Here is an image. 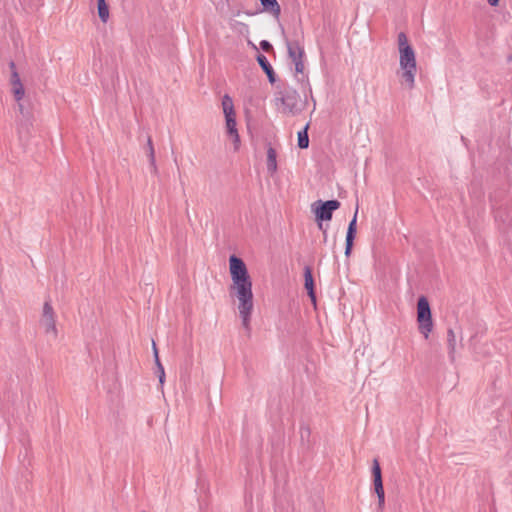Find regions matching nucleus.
<instances>
[{"label":"nucleus","mask_w":512,"mask_h":512,"mask_svg":"<svg viewBox=\"0 0 512 512\" xmlns=\"http://www.w3.org/2000/svg\"><path fill=\"white\" fill-rule=\"evenodd\" d=\"M232 285L230 294L238 300L239 316L242 325L250 330L251 315L254 308L252 281L242 259L232 255L229 259Z\"/></svg>","instance_id":"obj_1"},{"label":"nucleus","mask_w":512,"mask_h":512,"mask_svg":"<svg viewBox=\"0 0 512 512\" xmlns=\"http://www.w3.org/2000/svg\"><path fill=\"white\" fill-rule=\"evenodd\" d=\"M397 41L400 54L399 65L402 70L401 78L408 89H413L417 71L415 51L408 43V38L404 32L398 34Z\"/></svg>","instance_id":"obj_2"},{"label":"nucleus","mask_w":512,"mask_h":512,"mask_svg":"<svg viewBox=\"0 0 512 512\" xmlns=\"http://www.w3.org/2000/svg\"><path fill=\"white\" fill-rule=\"evenodd\" d=\"M417 322L419 332L427 339L433 330V320L430 305L425 296H421L417 302Z\"/></svg>","instance_id":"obj_3"},{"label":"nucleus","mask_w":512,"mask_h":512,"mask_svg":"<svg viewBox=\"0 0 512 512\" xmlns=\"http://www.w3.org/2000/svg\"><path fill=\"white\" fill-rule=\"evenodd\" d=\"M339 207L340 202L338 200H328L325 202L317 201L312 205L320 229H323L322 221L331 220L333 212Z\"/></svg>","instance_id":"obj_4"},{"label":"nucleus","mask_w":512,"mask_h":512,"mask_svg":"<svg viewBox=\"0 0 512 512\" xmlns=\"http://www.w3.org/2000/svg\"><path fill=\"white\" fill-rule=\"evenodd\" d=\"M279 95L280 97L278 99L281 101L285 113L295 115L299 112V94L295 89L289 87L285 88L283 91L279 92Z\"/></svg>","instance_id":"obj_5"},{"label":"nucleus","mask_w":512,"mask_h":512,"mask_svg":"<svg viewBox=\"0 0 512 512\" xmlns=\"http://www.w3.org/2000/svg\"><path fill=\"white\" fill-rule=\"evenodd\" d=\"M40 324L44 328L46 334H52L54 338L57 337L55 312L50 301H45L43 305Z\"/></svg>","instance_id":"obj_6"},{"label":"nucleus","mask_w":512,"mask_h":512,"mask_svg":"<svg viewBox=\"0 0 512 512\" xmlns=\"http://www.w3.org/2000/svg\"><path fill=\"white\" fill-rule=\"evenodd\" d=\"M372 475L375 493L378 497V506L380 509H382L385 502V492L383 488L381 468L377 459L373 460Z\"/></svg>","instance_id":"obj_7"},{"label":"nucleus","mask_w":512,"mask_h":512,"mask_svg":"<svg viewBox=\"0 0 512 512\" xmlns=\"http://www.w3.org/2000/svg\"><path fill=\"white\" fill-rule=\"evenodd\" d=\"M9 67L11 69V79L10 83L12 86V93L17 102L22 101L25 95L24 86L21 82L20 76L16 70V65L13 61L9 63Z\"/></svg>","instance_id":"obj_8"},{"label":"nucleus","mask_w":512,"mask_h":512,"mask_svg":"<svg viewBox=\"0 0 512 512\" xmlns=\"http://www.w3.org/2000/svg\"><path fill=\"white\" fill-rule=\"evenodd\" d=\"M357 215H358V206L356 207L354 216L350 221L346 234V247H345V255L348 257L351 254L354 238L356 235V227H357Z\"/></svg>","instance_id":"obj_9"},{"label":"nucleus","mask_w":512,"mask_h":512,"mask_svg":"<svg viewBox=\"0 0 512 512\" xmlns=\"http://www.w3.org/2000/svg\"><path fill=\"white\" fill-rule=\"evenodd\" d=\"M288 56L292 60V62H297L304 60V48L300 45L298 41H290L288 39L285 40Z\"/></svg>","instance_id":"obj_10"},{"label":"nucleus","mask_w":512,"mask_h":512,"mask_svg":"<svg viewBox=\"0 0 512 512\" xmlns=\"http://www.w3.org/2000/svg\"><path fill=\"white\" fill-rule=\"evenodd\" d=\"M17 103H18V110L21 115L20 127H19L20 132H22L23 130L28 131L29 126H31L33 123V114L31 112V110L28 107H26L22 101H19Z\"/></svg>","instance_id":"obj_11"},{"label":"nucleus","mask_w":512,"mask_h":512,"mask_svg":"<svg viewBox=\"0 0 512 512\" xmlns=\"http://www.w3.org/2000/svg\"><path fill=\"white\" fill-rule=\"evenodd\" d=\"M226 131L227 134L232 138L235 148L237 149L240 144V136L236 128V117L234 115L225 116Z\"/></svg>","instance_id":"obj_12"},{"label":"nucleus","mask_w":512,"mask_h":512,"mask_svg":"<svg viewBox=\"0 0 512 512\" xmlns=\"http://www.w3.org/2000/svg\"><path fill=\"white\" fill-rule=\"evenodd\" d=\"M304 286L308 292V295L313 303H316V295L314 291V279L312 275V269L309 266L304 268Z\"/></svg>","instance_id":"obj_13"},{"label":"nucleus","mask_w":512,"mask_h":512,"mask_svg":"<svg viewBox=\"0 0 512 512\" xmlns=\"http://www.w3.org/2000/svg\"><path fill=\"white\" fill-rule=\"evenodd\" d=\"M456 345H457V339L455 332L452 328H449L447 330V351H448V357L452 364L456 361Z\"/></svg>","instance_id":"obj_14"},{"label":"nucleus","mask_w":512,"mask_h":512,"mask_svg":"<svg viewBox=\"0 0 512 512\" xmlns=\"http://www.w3.org/2000/svg\"><path fill=\"white\" fill-rule=\"evenodd\" d=\"M256 59L262 70L266 73L269 82L272 84L275 83L276 74L266 56L263 54H258Z\"/></svg>","instance_id":"obj_15"},{"label":"nucleus","mask_w":512,"mask_h":512,"mask_svg":"<svg viewBox=\"0 0 512 512\" xmlns=\"http://www.w3.org/2000/svg\"><path fill=\"white\" fill-rule=\"evenodd\" d=\"M263 9L270 14H272L276 19L279 18L281 14V7L277 0H259Z\"/></svg>","instance_id":"obj_16"},{"label":"nucleus","mask_w":512,"mask_h":512,"mask_svg":"<svg viewBox=\"0 0 512 512\" xmlns=\"http://www.w3.org/2000/svg\"><path fill=\"white\" fill-rule=\"evenodd\" d=\"M267 170L271 175L277 171V153L271 146L267 149Z\"/></svg>","instance_id":"obj_17"},{"label":"nucleus","mask_w":512,"mask_h":512,"mask_svg":"<svg viewBox=\"0 0 512 512\" xmlns=\"http://www.w3.org/2000/svg\"><path fill=\"white\" fill-rule=\"evenodd\" d=\"M147 156L149 158L150 167L153 173L157 172L156 160H155V150L153 146V142L150 136L147 138V147H146Z\"/></svg>","instance_id":"obj_18"},{"label":"nucleus","mask_w":512,"mask_h":512,"mask_svg":"<svg viewBox=\"0 0 512 512\" xmlns=\"http://www.w3.org/2000/svg\"><path fill=\"white\" fill-rule=\"evenodd\" d=\"M222 108L225 116L235 114L233 100L228 94H225L222 98Z\"/></svg>","instance_id":"obj_19"},{"label":"nucleus","mask_w":512,"mask_h":512,"mask_svg":"<svg viewBox=\"0 0 512 512\" xmlns=\"http://www.w3.org/2000/svg\"><path fill=\"white\" fill-rule=\"evenodd\" d=\"M308 128L309 124L298 132V147L300 149H306L309 146Z\"/></svg>","instance_id":"obj_20"},{"label":"nucleus","mask_w":512,"mask_h":512,"mask_svg":"<svg viewBox=\"0 0 512 512\" xmlns=\"http://www.w3.org/2000/svg\"><path fill=\"white\" fill-rule=\"evenodd\" d=\"M98 15L103 23H106L109 18V9L105 0H98Z\"/></svg>","instance_id":"obj_21"},{"label":"nucleus","mask_w":512,"mask_h":512,"mask_svg":"<svg viewBox=\"0 0 512 512\" xmlns=\"http://www.w3.org/2000/svg\"><path fill=\"white\" fill-rule=\"evenodd\" d=\"M293 64L295 66L296 75H301V78H299L298 80L303 81L306 78V76L304 74V69H305L304 60L294 62Z\"/></svg>","instance_id":"obj_22"},{"label":"nucleus","mask_w":512,"mask_h":512,"mask_svg":"<svg viewBox=\"0 0 512 512\" xmlns=\"http://www.w3.org/2000/svg\"><path fill=\"white\" fill-rule=\"evenodd\" d=\"M231 27L240 33H248L249 32V26L243 22L235 21L231 24Z\"/></svg>","instance_id":"obj_23"},{"label":"nucleus","mask_w":512,"mask_h":512,"mask_svg":"<svg viewBox=\"0 0 512 512\" xmlns=\"http://www.w3.org/2000/svg\"><path fill=\"white\" fill-rule=\"evenodd\" d=\"M153 353H154L156 367L161 368V370L164 369L163 365L160 362L158 350H157L155 342H153Z\"/></svg>","instance_id":"obj_24"},{"label":"nucleus","mask_w":512,"mask_h":512,"mask_svg":"<svg viewBox=\"0 0 512 512\" xmlns=\"http://www.w3.org/2000/svg\"><path fill=\"white\" fill-rule=\"evenodd\" d=\"M260 48L265 51V52H270L273 50V46L271 45V43L267 40H262L260 42Z\"/></svg>","instance_id":"obj_25"},{"label":"nucleus","mask_w":512,"mask_h":512,"mask_svg":"<svg viewBox=\"0 0 512 512\" xmlns=\"http://www.w3.org/2000/svg\"><path fill=\"white\" fill-rule=\"evenodd\" d=\"M158 377H159V382L162 385L164 383V381H165V371H164V369L161 370V374H159Z\"/></svg>","instance_id":"obj_26"},{"label":"nucleus","mask_w":512,"mask_h":512,"mask_svg":"<svg viewBox=\"0 0 512 512\" xmlns=\"http://www.w3.org/2000/svg\"><path fill=\"white\" fill-rule=\"evenodd\" d=\"M488 3H489L491 6H496V5H498L499 0H488Z\"/></svg>","instance_id":"obj_27"},{"label":"nucleus","mask_w":512,"mask_h":512,"mask_svg":"<svg viewBox=\"0 0 512 512\" xmlns=\"http://www.w3.org/2000/svg\"><path fill=\"white\" fill-rule=\"evenodd\" d=\"M156 373H157L158 375H159V374H161V368H157Z\"/></svg>","instance_id":"obj_28"},{"label":"nucleus","mask_w":512,"mask_h":512,"mask_svg":"<svg viewBox=\"0 0 512 512\" xmlns=\"http://www.w3.org/2000/svg\"><path fill=\"white\" fill-rule=\"evenodd\" d=\"M327 240V235H326V231H324V241L326 242Z\"/></svg>","instance_id":"obj_29"}]
</instances>
